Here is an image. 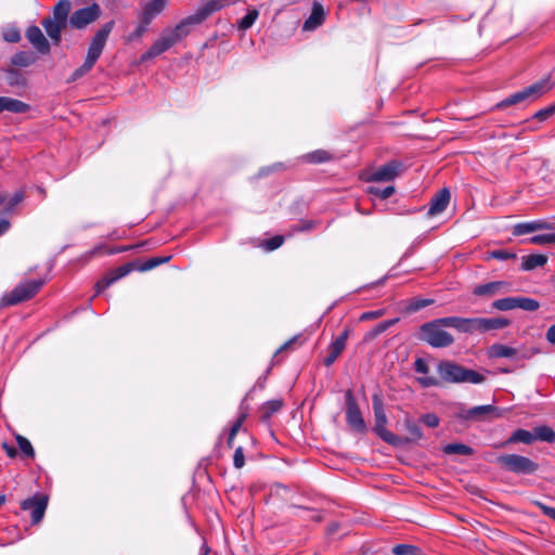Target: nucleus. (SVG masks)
<instances>
[{
    "label": "nucleus",
    "mask_w": 555,
    "mask_h": 555,
    "mask_svg": "<svg viewBox=\"0 0 555 555\" xmlns=\"http://www.w3.org/2000/svg\"><path fill=\"white\" fill-rule=\"evenodd\" d=\"M338 357L339 356L328 351L327 356L323 360L324 365L331 366L337 360Z\"/></svg>",
    "instance_id": "obj_58"
},
{
    "label": "nucleus",
    "mask_w": 555,
    "mask_h": 555,
    "mask_svg": "<svg viewBox=\"0 0 555 555\" xmlns=\"http://www.w3.org/2000/svg\"><path fill=\"white\" fill-rule=\"evenodd\" d=\"M534 436H535V441L540 440V441H545V442H550V443L555 442V431L550 426H546V425L535 427Z\"/></svg>",
    "instance_id": "obj_33"
},
{
    "label": "nucleus",
    "mask_w": 555,
    "mask_h": 555,
    "mask_svg": "<svg viewBox=\"0 0 555 555\" xmlns=\"http://www.w3.org/2000/svg\"><path fill=\"white\" fill-rule=\"evenodd\" d=\"M535 441L534 430L529 431L527 429H517L515 430L511 437L505 441L504 444L509 443H525V444H531Z\"/></svg>",
    "instance_id": "obj_26"
},
{
    "label": "nucleus",
    "mask_w": 555,
    "mask_h": 555,
    "mask_svg": "<svg viewBox=\"0 0 555 555\" xmlns=\"http://www.w3.org/2000/svg\"><path fill=\"white\" fill-rule=\"evenodd\" d=\"M450 191L448 189L440 190L429 203V208L427 211L428 216H437L441 214L449 205L450 202Z\"/></svg>",
    "instance_id": "obj_19"
},
{
    "label": "nucleus",
    "mask_w": 555,
    "mask_h": 555,
    "mask_svg": "<svg viewBox=\"0 0 555 555\" xmlns=\"http://www.w3.org/2000/svg\"><path fill=\"white\" fill-rule=\"evenodd\" d=\"M7 81L11 87H22L25 85V78L16 69L10 68L5 70Z\"/></svg>",
    "instance_id": "obj_38"
},
{
    "label": "nucleus",
    "mask_w": 555,
    "mask_h": 555,
    "mask_svg": "<svg viewBox=\"0 0 555 555\" xmlns=\"http://www.w3.org/2000/svg\"><path fill=\"white\" fill-rule=\"evenodd\" d=\"M383 314H384L383 310H375V311L363 312L360 315V321L374 320V319H377V318L382 317Z\"/></svg>",
    "instance_id": "obj_54"
},
{
    "label": "nucleus",
    "mask_w": 555,
    "mask_h": 555,
    "mask_svg": "<svg viewBox=\"0 0 555 555\" xmlns=\"http://www.w3.org/2000/svg\"><path fill=\"white\" fill-rule=\"evenodd\" d=\"M492 307L500 311H508L515 309L514 297L496 299L492 302Z\"/></svg>",
    "instance_id": "obj_40"
},
{
    "label": "nucleus",
    "mask_w": 555,
    "mask_h": 555,
    "mask_svg": "<svg viewBox=\"0 0 555 555\" xmlns=\"http://www.w3.org/2000/svg\"><path fill=\"white\" fill-rule=\"evenodd\" d=\"M402 164L398 160H391L376 170H374L369 177V181H375V182H387L392 181L395 178H397L401 170H402Z\"/></svg>",
    "instance_id": "obj_14"
},
{
    "label": "nucleus",
    "mask_w": 555,
    "mask_h": 555,
    "mask_svg": "<svg viewBox=\"0 0 555 555\" xmlns=\"http://www.w3.org/2000/svg\"><path fill=\"white\" fill-rule=\"evenodd\" d=\"M26 38L40 54L50 53V42L38 26H29L26 30Z\"/></svg>",
    "instance_id": "obj_16"
},
{
    "label": "nucleus",
    "mask_w": 555,
    "mask_h": 555,
    "mask_svg": "<svg viewBox=\"0 0 555 555\" xmlns=\"http://www.w3.org/2000/svg\"><path fill=\"white\" fill-rule=\"evenodd\" d=\"M367 192L382 199H386L389 198L395 193V188L392 185L386 186L384 189L377 186H370L367 189Z\"/></svg>",
    "instance_id": "obj_41"
},
{
    "label": "nucleus",
    "mask_w": 555,
    "mask_h": 555,
    "mask_svg": "<svg viewBox=\"0 0 555 555\" xmlns=\"http://www.w3.org/2000/svg\"><path fill=\"white\" fill-rule=\"evenodd\" d=\"M173 44H176L175 40L170 37L167 30H164L160 37L142 55V61L160 55L165 51L169 50Z\"/></svg>",
    "instance_id": "obj_17"
},
{
    "label": "nucleus",
    "mask_w": 555,
    "mask_h": 555,
    "mask_svg": "<svg viewBox=\"0 0 555 555\" xmlns=\"http://www.w3.org/2000/svg\"><path fill=\"white\" fill-rule=\"evenodd\" d=\"M397 322H398V319H392V320H386V321L378 323L374 328H372L366 334V338L373 339V338L377 337L378 335H380L382 333L387 331L389 327L395 325Z\"/></svg>",
    "instance_id": "obj_35"
},
{
    "label": "nucleus",
    "mask_w": 555,
    "mask_h": 555,
    "mask_svg": "<svg viewBox=\"0 0 555 555\" xmlns=\"http://www.w3.org/2000/svg\"><path fill=\"white\" fill-rule=\"evenodd\" d=\"M246 418V414H242L237 420L236 422L233 424L231 430L229 434H231L232 437H235L236 434L238 433V430L241 429L242 427V424L244 423Z\"/></svg>",
    "instance_id": "obj_57"
},
{
    "label": "nucleus",
    "mask_w": 555,
    "mask_h": 555,
    "mask_svg": "<svg viewBox=\"0 0 555 555\" xmlns=\"http://www.w3.org/2000/svg\"><path fill=\"white\" fill-rule=\"evenodd\" d=\"M552 88L548 78L542 79L512 95L504 99L498 106H509L524 102L530 98L535 99L548 91Z\"/></svg>",
    "instance_id": "obj_10"
},
{
    "label": "nucleus",
    "mask_w": 555,
    "mask_h": 555,
    "mask_svg": "<svg viewBox=\"0 0 555 555\" xmlns=\"http://www.w3.org/2000/svg\"><path fill=\"white\" fill-rule=\"evenodd\" d=\"M283 406L281 399H273L263 403L260 408L261 418L268 421L273 414L279 412Z\"/></svg>",
    "instance_id": "obj_29"
},
{
    "label": "nucleus",
    "mask_w": 555,
    "mask_h": 555,
    "mask_svg": "<svg viewBox=\"0 0 555 555\" xmlns=\"http://www.w3.org/2000/svg\"><path fill=\"white\" fill-rule=\"evenodd\" d=\"M48 506V498L44 495L34 496L22 502L21 508L29 512L33 524H38L43 518Z\"/></svg>",
    "instance_id": "obj_15"
},
{
    "label": "nucleus",
    "mask_w": 555,
    "mask_h": 555,
    "mask_svg": "<svg viewBox=\"0 0 555 555\" xmlns=\"http://www.w3.org/2000/svg\"><path fill=\"white\" fill-rule=\"evenodd\" d=\"M414 369L417 373H422V374L428 373V370H429L426 361L421 358L416 359V361L414 362Z\"/></svg>",
    "instance_id": "obj_55"
},
{
    "label": "nucleus",
    "mask_w": 555,
    "mask_h": 555,
    "mask_svg": "<svg viewBox=\"0 0 555 555\" xmlns=\"http://www.w3.org/2000/svg\"><path fill=\"white\" fill-rule=\"evenodd\" d=\"M129 272V266H122L117 268L116 270H114L113 272H111L108 275L104 276L96 283V293H101L102 291L111 286L113 283L127 275Z\"/></svg>",
    "instance_id": "obj_24"
},
{
    "label": "nucleus",
    "mask_w": 555,
    "mask_h": 555,
    "mask_svg": "<svg viewBox=\"0 0 555 555\" xmlns=\"http://www.w3.org/2000/svg\"><path fill=\"white\" fill-rule=\"evenodd\" d=\"M16 441H17V446H18L21 452L25 456H27V457H34L35 456L34 448H33L30 441L27 438L18 435V436H16Z\"/></svg>",
    "instance_id": "obj_39"
},
{
    "label": "nucleus",
    "mask_w": 555,
    "mask_h": 555,
    "mask_svg": "<svg viewBox=\"0 0 555 555\" xmlns=\"http://www.w3.org/2000/svg\"><path fill=\"white\" fill-rule=\"evenodd\" d=\"M547 257L544 255H529L522 258L521 269L525 271L533 270L546 263Z\"/></svg>",
    "instance_id": "obj_30"
},
{
    "label": "nucleus",
    "mask_w": 555,
    "mask_h": 555,
    "mask_svg": "<svg viewBox=\"0 0 555 555\" xmlns=\"http://www.w3.org/2000/svg\"><path fill=\"white\" fill-rule=\"evenodd\" d=\"M418 382L424 387H433V386H438L439 385L438 379L436 377H434V376L420 377Z\"/></svg>",
    "instance_id": "obj_56"
},
{
    "label": "nucleus",
    "mask_w": 555,
    "mask_h": 555,
    "mask_svg": "<svg viewBox=\"0 0 555 555\" xmlns=\"http://www.w3.org/2000/svg\"><path fill=\"white\" fill-rule=\"evenodd\" d=\"M70 8L72 4L69 0H60L53 8L52 16L41 21L42 27L55 46L60 44L62 31L68 25Z\"/></svg>",
    "instance_id": "obj_3"
},
{
    "label": "nucleus",
    "mask_w": 555,
    "mask_h": 555,
    "mask_svg": "<svg viewBox=\"0 0 555 555\" xmlns=\"http://www.w3.org/2000/svg\"><path fill=\"white\" fill-rule=\"evenodd\" d=\"M317 227V222L313 220H302L296 227L295 231H310Z\"/></svg>",
    "instance_id": "obj_52"
},
{
    "label": "nucleus",
    "mask_w": 555,
    "mask_h": 555,
    "mask_svg": "<svg viewBox=\"0 0 555 555\" xmlns=\"http://www.w3.org/2000/svg\"><path fill=\"white\" fill-rule=\"evenodd\" d=\"M3 39L8 42H11V43H15V42H18L21 40V33L17 28L15 27H10V28H7L4 31H3Z\"/></svg>",
    "instance_id": "obj_45"
},
{
    "label": "nucleus",
    "mask_w": 555,
    "mask_h": 555,
    "mask_svg": "<svg viewBox=\"0 0 555 555\" xmlns=\"http://www.w3.org/2000/svg\"><path fill=\"white\" fill-rule=\"evenodd\" d=\"M11 62L14 66L27 67L35 62V57L28 52L20 51L12 56Z\"/></svg>",
    "instance_id": "obj_34"
},
{
    "label": "nucleus",
    "mask_w": 555,
    "mask_h": 555,
    "mask_svg": "<svg viewBox=\"0 0 555 555\" xmlns=\"http://www.w3.org/2000/svg\"><path fill=\"white\" fill-rule=\"evenodd\" d=\"M532 244L537 245H555V233L538 234L530 238Z\"/></svg>",
    "instance_id": "obj_42"
},
{
    "label": "nucleus",
    "mask_w": 555,
    "mask_h": 555,
    "mask_svg": "<svg viewBox=\"0 0 555 555\" xmlns=\"http://www.w3.org/2000/svg\"><path fill=\"white\" fill-rule=\"evenodd\" d=\"M259 13L256 9L249 10L247 14L238 21V28L241 30H247L250 28L257 20Z\"/></svg>",
    "instance_id": "obj_37"
},
{
    "label": "nucleus",
    "mask_w": 555,
    "mask_h": 555,
    "mask_svg": "<svg viewBox=\"0 0 555 555\" xmlns=\"http://www.w3.org/2000/svg\"><path fill=\"white\" fill-rule=\"evenodd\" d=\"M488 354L490 358H516V359H529L531 354L522 353L518 356V350L503 345V344H493L490 346L488 350Z\"/></svg>",
    "instance_id": "obj_21"
},
{
    "label": "nucleus",
    "mask_w": 555,
    "mask_h": 555,
    "mask_svg": "<svg viewBox=\"0 0 555 555\" xmlns=\"http://www.w3.org/2000/svg\"><path fill=\"white\" fill-rule=\"evenodd\" d=\"M431 304H434V299H414L411 301L409 309L411 311H418Z\"/></svg>",
    "instance_id": "obj_46"
},
{
    "label": "nucleus",
    "mask_w": 555,
    "mask_h": 555,
    "mask_svg": "<svg viewBox=\"0 0 555 555\" xmlns=\"http://www.w3.org/2000/svg\"><path fill=\"white\" fill-rule=\"evenodd\" d=\"M305 158L309 163L320 164V163L328 162L332 158V156L327 151L317 150L312 153L307 154L305 156Z\"/></svg>",
    "instance_id": "obj_36"
},
{
    "label": "nucleus",
    "mask_w": 555,
    "mask_h": 555,
    "mask_svg": "<svg viewBox=\"0 0 555 555\" xmlns=\"http://www.w3.org/2000/svg\"><path fill=\"white\" fill-rule=\"evenodd\" d=\"M546 339L548 343L555 345V324L547 330Z\"/></svg>",
    "instance_id": "obj_60"
},
{
    "label": "nucleus",
    "mask_w": 555,
    "mask_h": 555,
    "mask_svg": "<svg viewBox=\"0 0 555 555\" xmlns=\"http://www.w3.org/2000/svg\"><path fill=\"white\" fill-rule=\"evenodd\" d=\"M373 411L375 416L374 431L386 443L392 447H401L405 441L402 437L395 435L386 428L387 416L384 409V403L379 393L372 396Z\"/></svg>",
    "instance_id": "obj_5"
},
{
    "label": "nucleus",
    "mask_w": 555,
    "mask_h": 555,
    "mask_svg": "<svg viewBox=\"0 0 555 555\" xmlns=\"http://www.w3.org/2000/svg\"><path fill=\"white\" fill-rule=\"evenodd\" d=\"M533 504L541 509L543 515L550 517L551 519L555 520V507H551L545 505L544 503L540 501H533Z\"/></svg>",
    "instance_id": "obj_49"
},
{
    "label": "nucleus",
    "mask_w": 555,
    "mask_h": 555,
    "mask_svg": "<svg viewBox=\"0 0 555 555\" xmlns=\"http://www.w3.org/2000/svg\"><path fill=\"white\" fill-rule=\"evenodd\" d=\"M553 113V108L541 109L537 112L535 117L543 120Z\"/></svg>",
    "instance_id": "obj_61"
},
{
    "label": "nucleus",
    "mask_w": 555,
    "mask_h": 555,
    "mask_svg": "<svg viewBox=\"0 0 555 555\" xmlns=\"http://www.w3.org/2000/svg\"><path fill=\"white\" fill-rule=\"evenodd\" d=\"M29 105L9 96H0V114L4 111L12 113H26Z\"/></svg>",
    "instance_id": "obj_25"
},
{
    "label": "nucleus",
    "mask_w": 555,
    "mask_h": 555,
    "mask_svg": "<svg viewBox=\"0 0 555 555\" xmlns=\"http://www.w3.org/2000/svg\"><path fill=\"white\" fill-rule=\"evenodd\" d=\"M210 1L214 5L218 7V11L234 2V0H210Z\"/></svg>",
    "instance_id": "obj_59"
},
{
    "label": "nucleus",
    "mask_w": 555,
    "mask_h": 555,
    "mask_svg": "<svg viewBox=\"0 0 555 555\" xmlns=\"http://www.w3.org/2000/svg\"><path fill=\"white\" fill-rule=\"evenodd\" d=\"M113 25H114L113 22L105 23L95 33V35L93 36V38L89 44L87 56H86L83 64L80 67L76 68L72 73L70 77L67 80L68 82H74V81L78 80L79 78L83 77L92 69V67L94 66V64L96 63V61L99 60V57L101 56V54L103 52L106 40L113 29Z\"/></svg>",
    "instance_id": "obj_2"
},
{
    "label": "nucleus",
    "mask_w": 555,
    "mask_h": 555,
    "mask_svg": "<svg viewBox=\"0 0 555 555\" xmlns=\"http://www.w3.org/2000/svg\"><path fill=\"white\" fill-rule=\"evenodd\" d=\"M233 464L236 468H242L245 464V456L242 447H237L233 456Z\"/></svg>",
    "instance_id": "obj_48"
},
{
    "label": "nucleus",
    "mask_w": 555,
    "mask_h": 555,
    "mask_svg": "<svg viewBox=\"0 0 555 555\" xmlns=\"http://www.w3.org/2000/svg\"><path fill=\"white\" fill-rule=\"evenodd\" d=\"M443 452L446 454H460V455H472L474 450L464 443H449L443 447Z\"/></svg>",
    "instance_id": "obj_32"
},
{
    "label": "nucleus",
    "mask_w": 555,
    "mask_h": 555,
    "mask_svg": "<svg viewBox=\"0 0 555 555\" xmlns=\"http://www.w3.org/2000/svg\"><path fill=\"white\" fill-rule=\"evenodd\" d=\"M3 449L5 450V452H7V454H8V456H9V457H14V456H16V453H17V452H16V450H15V448H14V447H11V446H9V444L4 443V444H3Z\"/></svg>",
    "instance_id": "obj_62"
},
{
    "label": "nucleus",
    "mask_w": 555,
    "mask_h": 555,
    "mask_svg": "<svg viewBox=\"0 0 555 555\" xmlns=\"http://www.w3.org/2000/svg\"><path fill=\"white\" fill-rule=\"evenodd\" d=\"M439 376L447 383L461 384H481L486 377L481 373L466 369L453 361L444 360L437 366Z\"/></svg>",
    "instance_id": "obj_4"
},
{
    "label": "nucleus",
    "mask_w": 555,
    "mask_h": 555,
    "mask_svg": "<svg viewBox=\"0 0 555 555\" xmlns=\"http://www.w3.org/2000/svg\"><path fill=\"white\" fill-rule=\"evenodd\" d=\"M9 228H10V222L4 219H1L0 220V235L5 233Z\"/></svg>",
    "instance_id": "obj_64"
},
{
    "label": "nucleus",
    "mask_w": 555,
    "mask_h": 555,
    "mask_svg": "<svg viewBox=\"0 0 555 555\" xmlns=\"http://www.w3.org/2000/svg\"><path fill=\"white\" fill-rule=\"evenodd\" d=\"M43 283V280L22 282L3 297V301L5 305L12 306L28 300L39 292Z\"/></svg>",
    "instance_id": "obj_9"
},
{
    "label": "nucleus",
    "mask_w": 555,
    "mask_h": 555,
    "mask_svg": "<svg viewBox=\"0 0 555 555\" xmlns=\"http://www.w3.org/2000/svg\"><path fill=\"white\" fill-rule=\"evenodd\" d=\"M509 291L511 288L507 282L494 281L476 286L473 291V294L476 296L491 297L499 294L507 293Z\"/></svg>",
    "instance_id": "obj_18"
},
{
    "label": "nucleus",
    "mask_w": 555,
    "mask_h": 555,
    "mask_svg": "<svg viewBox=\"0 0 555 555\" xmlns=\"http://www.w3.org/2000/svg\"><path fill=\"white\" fill-rule=\"evenodd\" d=\"M324 20H325V12H324L323 7L320 3L314 2L312 5V11H311L310 16L304 22L302 30L312 31V30L317 29L318 27H320L324 23Z\"/></svg>",
    "instance_id": "obj_22"
},
{
    "label": "nucleus",
    "mask_w": 555,
    "mask_h": 555,
    "mask_svg": "<svg viewBox=\"0 0 555 555\" xmlns=\"http://www.w3.org/2000/svg\"><path fill=\"white\" fill-rule=\"evenodd\" d=\"M216 11H218V7L214 5L211 1L208 0L195 14L183 18L175 28L166 30L177 43L191 33L192 26L201 24Z\"/></svg>",
    "instance_id": "obj_6"
},
{
    "label": "nucleus",
    "mask_w": 555,
    "mask_h": 555,
    "mask_svg": "<svg viewBox=\"0 0 555 555\" xmlns=\"http://www.w3.org/2000/svg\"><path fill=\"white\" fill-rule=\"evenodd\" d=\"M149 25L150 24H145L144 23V17L141 16L140 25H138V27L133 30V33L131 34L130 38L131 39H135V38L142 37L143 34L146 31Z\"/></svg>",
    "instance_id": "obj_51"
},
{
    "label": "nucleus",
    "mask_w": 555,
    "mask_h": 555,
    "mask_svg": "<svg viewBox=\"0 0 555 555\" xmlns=\"http://www.w3.org/2000/svg\"><path fill=\"white\" fill-rule=\"evenodd\" d=\"M464 333H487L507 327L511 321L503 317L498 318H462Z\"/></svg>",
    "instance_id": "obj_8"
},
{
    "label": "nucleus",
    "mask_w": 555,
    "mask_h": 555,
    "mask_svg": "<svg viewBox=\"0 0 555 555\" xmlns=\"http://www.w3.org/2000/svg\"><path fill=\"white\" fill-rule=\"evenodd\" d=\"M283 242L284 237L281 235H276L267 242V248L269 250H274L279 248L283 244Z\"/></svg>",
    "instance_id": "obj_53"
},
{
    "label": "nucleus",
    "mask_w": 555,
    "mask_h": 555,
    "mask_svg": "<svg viewBox=\"0 0 555 555\" xmlns=\"http://www.w3.org/2000/svg\"><path fill=\"white\" fill-rule=\"evenodd\" d=\"M443 327H453L460 333H464L462 318L446 317L424 323L420 327V339L434 348L449 347L454 343V338Z\"/></svg>",
    "instance_id": "obj_1"
},
{
    "label": "nucleus",
    "mask_w": 555,
    "mask_h": 555,
    "mask_svg": "<svg viewBox=\"0 0 555 555\" xmlns=\"http://www.w3.org/2000/svg\"><path fill=\"white\" fill-rule=\"evenodd\" d=\"M455 416L462 421L481 422L487 420L500 418L502 411L492 404L477 405L472 409H460Z\"/></svg>",
    "instance_id": "obj_12"
},
{
    "label": "nucleus",
    "mask_w": 555,
    "mask_h": 555,
    "mask_svg": "<svg viewBox=\"0 0 555 555\" xmlns=\"http://www.w3.org/2000/svg\"><path fill=\"white\" fill-rule=\"evenodd\" d=\"M515 257H516L515 254L507 251V250H503V249H496V250L489 251L488 256H487L488 259L491 258V259H496V260H501V261L513 259Z\"/></svg>",
    "instance_id": "obj_44"
},
{
    "label": "nucleus",
    "mask_w": 555,
    "mask_h": 555,
    "mask_svg": "<svg viewBox=\"0 0 555 555\" xmlns=\"http://www.w3.org/2000/svg\"><path fill=\"white\" fill-rule=\"evenodd\" d=\"M346 400V422L349 427L359 434H365L367 430L365 421L362 416L359 404L352 393L351 389H348L345 393Z\"/></svg>",
    "instance_id": "obj_11"
},
{
    "label": "nucleus",
    "mask_w": 555,
    "mask_h": 555,
    "mask_svg": "<svg viewBox=\"0 0 555 555\" xmlns=\"http://www.w3.org/2000/svg\"><path fill=\"white\" fill-rule=\"evenodd\" d=\"M515 309L535 311L540 308L538 300L529 297H514Z\"/></svg>",
    "instance_id": "obj_31"
},
{
    "label": "nucleus",
    "mask_w": 555,
    "mask_h": 555,
    "mask_svg": "<svg viewBox=\"0 0 555 555\" xmlns=\"http://www.w3.org/2000/svg\"><path fill=\"white\" fill-rule=\"evenodd\" d=\"M422 423L430 428H435L439 425V417L434 413H427L421 417Z\"/></svg>",
    "instance_id": "obj_47"
},
{
    "label": "nucleus",
    "mask_w": 555,
    "mask_h": 555,
    "mask_svg": "<svg viewBox=\"0 0 555 555\" xmlns=\"http://www.w3.org/2000/svg\"><path fill=\"white\" fill-rule=\"evenodd\" d=\"M404 428L410 433V438H403L405 441L404 443L411 442V441H417L423 438V431L420 425L412 418L406 417L403 422Z\"/></svg>",
    "instance_id": "obj_28"
},
{
    "label": "nucleus",
    "mask_w": 555,
    "mask_h": 555,
    "mask_svg": "<svg viewBox=\"0 0 555 555\" xmlns=\"http://www.w3.org/2000/svg\"><path fill=\"white\" fill-rule=\"evenodd\" d=\"M24 196L23 191H17L9 199L7 198L5 211L11 212L24 199Z\"/></svg>",
    "instance_id": "obj_43"
},
{
    "label": "nucleus",
    "mask_w": 555,
    "mask_h": 555,
    "mask_svg": "<svg viewBox=\"0 0 555 555\" xmlns=\"http://www.w3.org/2000/svg\"><path fill=\"white\" fill-rule=\"evenodd\" d=\"M296 340V337L289 339L288 341H286L285 344H283L275 352V356H278L280 352L286 350L287 348H289V346Z\"/></svg>",
    "instance_id": "obj_63"
},
{
    "label": "nucleus",
    "mask_w": 555,
    "mask_h": 555,
    "mask_svg": "<svg viewBox=\"0 0 555 555\" xmlns=\"http://www.w3.org/2000/svg\"><path fill=\"white\" fill-rule=\"evenodd\" d=\"M100 7L94 3L75 11L70 17L68 16V24L76 29H81L94 22L100 16Z\"/></svg>",
    "instance_id": "obj_13"
},
{
    "label": "nucleus",
    "mask_w": 555,
    "mask_h": 555,
    "mask_svg": "<svg viewBox=\"0 0 555 555\" xmlns=\"http://www.w3.org/2000/svg\"><path fill=\"white\" fill-rule=\"evenodd\" d=\"M555 228L554 222H550L546 220H534L531 222H522L518 223L514 228V234L524 235L531 232L540 231V230H552Z\"/></svg>",
    "instance_id": "obj_20"
},
{
    "label": "nucleus",
    "mask_w": 555,
    "mask_h": 555,
    "mask_svg": "<svg viewBox=\"0 0 555 555\" xmlns=\"http://www.w3.org/2000/svg\"><path fill=\"white\" fill-rule=\"evenodd\" d=\"M170 259V257H164V258H151L150 260H147L141 268V270L143 271H146V270H151L155 267H157L158 264L160 263H164L166 261H168Z\"/></svg>",
    "instance_id": "obj_50"
},
{
    "label": "nucleus",
    "mask_w": 555,
    "mask_h": 555,
    "mask_svg": "<svg viewBox=\"0 0 555 555\" xmlns=\"http://www.w3.org/2000/svg\"><path fill=\"white\" fill-rule=\"evenodd\" d=\"M168 0H150L143 8L141 16L144 17L145 24L151 22L160 14L167 5Z\"/></svg>",
    "instance_id": "obj_23"
},
{
    "label": "nucleus",
    "mask_w": 555,
    "mask_h": 555,
    "mask_svg": "<svg viewBox=\"0 0 555 555\" xmlns=\"http://www.w3.org/2000/svg\"><path fill=\"white\" fill-rule=\"evenodd\" d=\"M496 463L502 469L517 475H530L539 469L538 463L519 454L500 455L496 459Z\"/></svg>",
    "instance_id": "obj_7"
},
{
    "label": "nucleus",
    "mask_w": 555,
    "mask_h": 555,
    "mask_svg": "<svg viewBox=\"0 0 555 555\" xmlns=\"http://www.w3.org/2000/svg\"><path fill=\"white\" fill-rule=\"evenodd\" d=\"M350 328L349 327H346L340 334L339 336H337L333 341L332 344L328 346V351L330 352H333L337 356H340V353L344 351V349L346 348V343H347V339L350 335Z\"/></svg>",
    "instance_id": "obj_27"
}]
</instances>
